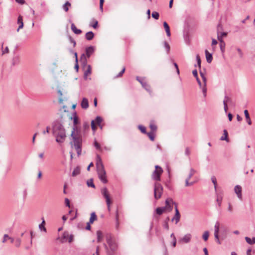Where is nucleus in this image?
<instances>
[{
	"mask_svg": "<svg viewBox=\"0 0 255 255\" xmlns=\"http://www.w3.org/2000/svg\"><path fill=\"white\" fill-rule=\"evenodd\" d=\"M71 119L73 120V126L71 134L72 140L70 144L72 148H75L78 156H79L82 152V138L80 132L78 130L77 128V125L78 124L79 122L76 112H75L73 113Z\"/></svg>",
	"mask_w": 255,
	"mask_h": 255,
	"instance_id": "nucleus-1",
	"label": "nucleus"
},
{
	"mask_svg": "<svg viewBox=\"0 0 255 255\" xmlns=\"http://www.w3.org/2000/svg\"><path fill=\"white\" fill-rule=\"evenodd\" d=\"M52 134L55 137L56 141L62 143L66 138V130L61 120H55L52 123Z\"/></svg>",
	"mask_w": 255,
	"mask_h": 255,
	"instance_id": "nucleus-2",
	"label": "nucleus"
},
{
	"mask_svg": "<svg viewBox=\"0 0 255 255\" xmlns=\"http://www.w3.org/2000/svg\"><path fill=\"white\" fill-rule=\"evenodd\" d=\"M106 240L110 250H111V252L109 251L108 250L107 245L104 244V246L107 250V254L108 255H113V253L117 249V244L116 242L112 239V235L110 234H107L106 235Z\"/></svg>",
	"mask_w": 255,
	"mask_h": 255,
	"instance_id": "nucleus-3",
	"label": "nucleus"
},
{
	"mask_svg": "<svg viewBox=\"0 0 255 255\" xmlns=\"http://www.w3.org/2000/svg\"><path fill=\"white\" fill-rule=\"evenodd\" d=\"M163 193V187L160 183L156 182L154 185V197L156 200L160 199Z\"/></svg>",
	"mask_w": 255,
	"mask_h": 255,
	"instance_id": "nucleus-4",
	"label": "nucleus"
},
{
	"mask_svg": "<svg viewBox=\"0 0 255 255\" xmlns=\"http://www.w3.org/2000/svg\"><path fill=\"white\" fill-rule=\"evenodd\" d=\"M163 172V170L160 166L155 165V170L152 174V178L156 181H160L161 180L160 176Z\"/></svg>",
	"mask_w": 255,
	"mask_h": 255,
	"instance_id": "nucleus-5",
	"label": "nucleus"
},
{
	"mask_svg": "<svg viewBox=\"0 0 255 255\" xmlns=\"http://www.w3.org/2000/svg\"><path fill=\"white\" fill-rule=\"evenodd\" d=\"M96 167L98 174H106V171L104 169V165L102 163V159L100 156L99 155H97V162H96Z\"/></svg>",
	"mask_w": 255,
	"mask_h": 255,
	"instance_id": "nucleus-6",
	"label": "nucleus"
},
{
	"mask_svg": "<svg viewBox=\"0 0 255 255\" xmlns=\"http://www.w3.org/2000/svg\"><path fill=\"white\" fill-rule=\"evenodd\" d=\"M165 206L163 207L165 208V211H167L168 212H171L173 209V207L171 204H174L176 206L177 204L176 202H174L171 198H167L165 202Z\"/></svg>",
	"mask_w": 255,
	"mask_h": 255,
	"instance_id": "nucleus-7",
	"label": "nucleus"
},
{
	"mask_svg": "<svg viewBox=\"0 0 255 255\" xmlns=\"http://www.w3.org/2000/svg\"><path fill=\"white\" fill-rule=\"evenodd\" d=\"M180 217L181 216L177 208V205H176V207H175V215L172 218L171 221L173 222L174 221H175V224H177L180 221Z\"/></svg>",
	"mask_w": 255,
	"mask_h": 255,
	"instance_id": "nucleus-8",
	"label": "nucleus"
},
{
	"mask_svg": "<svg viewBox=\"0 0 255 255\" xmlns=\"http://www.w3.org/2000/svg\"><path fill=\"white\" fill-rule=\"evenodd\" d=\"M136 79L141 84L142 87L147 91L151 92L150 87L146 82H144L139 76H136Z\"/></svg>",
	"mask_w": 255,
	"mask_h": 255,
	"instance_id": "nucleus-9",
	"label": "nucleus"
},
{
	"mask_svg": "<svg viewBox=\"0 0 255 255\" xmlns=\"http://www.w3.org/2000/svg\"><path fill=\"white\" fill-rule=\"evenodd\" d=\"M101 193L103 197L106 199V202L111 201L108 189L106 187L104 188L101 190Z\"/></svg>",
	"mask_w": 255,
	"mask_h": 255,
	"instance_id": "nucleus-10",
	"label": "nucleus"
},
{
	"mask_svg": "<svg viewBox=\"0 0 255 255\" xmlns=\"http://www.w3.org/2000/svg\"><path fill=\"white\" fill-rule=\"evenodd\" d=\"M234 191L235 193L237 194L238 197L240 199H242V187L240 185H236L234 188Z\"/></svg>",
	"mask_w": 255,
	"mask_h": 255,
	"instance_id": "nucleus-11",
	"label": "nucleus"
},
{
	"mask_svg": "<svg viewBox=\"0 0 255 255\" xmlns=\"http://www.w3.org/2000/svg\"><path fill=\"white\" fill-rule=\"evenodd\" d=\"M17 24H19L18 27L17 29V31H19V29H22L23 27V17L21 15H19L17 18Z\"/></svg>",
	"mask_w": 255,
	"mask_h": 255,
	"instance_id": "nucleus-12",
	"label": "nucleus"
},
{
	"mask_svg": "<svg viewBox=\"0 0 255 255\" xmlns=\"http://www.w3.org/2000/svg\"><path fill=\"white\" fill-rule=\"evenodd\" d=\"M94 52V47L90 46L86 48V55L88 58H89L92 54Z\"/></svg>",
	"mask_w": 255,
	"mask_h": 255,
	"instance_id": "nucleus-13",
	"label": "nucleus"
},
{
	"mask_svg": "<svg viewBox=\"0 0 255 255\" xmlns=\"http://www.w3.org/2000/svg\"><path fill=\"white\" fill-rule=\"evenodd\" d=\"M81 106L84 109H87L89 107V102L87 98H83L82 99Z\"/></svg>",
	"mask_w": 255,
	"mask_h": 255,
	"instance_id": "nucleus-14",
	"label": "nucleus"
},
{
	"mask_svg": "<svg viewBox=\"0 0 255 255\" xmlns=\"http://www.w3.org/2000/svg\"><path fill=\"white\" fill-rule=\"evenodd\" d=\"M207 62L210 63L213 59L212 54L210 53L207 50L205 51Z\"/></svg>",
	"mask_w": 255,
	"mask_h": 255,
	"instance_id": "nucleus-15",
	"label": "nucleus"
},
{
	"mask_svg": "<svg viewBox=\"0 0 255 255\" xmlns=\"http://www.w3.org/2000/svg\"><path fill=\"white\" fill-rule=\"evenodd\" d=\"M20 63V57L19 55H15L14 56L12 59L11 62V64L12 66H15Z\"/></svg>",
	"mask_w": 255,
	"mask_h": 255,
	"instance_id": "nucleus-16",
	"label": "nucleus"
},
{
	"mask_svg": "<svg viewBox=\"0 0 255 255\" xmlns=\"http://www.w3.org/2000/svg\"><path fill=\"white\" fill-rule=\"evenodd\" d=\"M68 237H69V232L67 231L64 232L62 234V238L61 239V243H64L67 242Z\"/></svg>",
	"mask_w": 255,
	"mask_h": 255,
	"instance_id": "nucleus-17",
	"label": "nucleus"
},
{
	"mask_svg": "<svg viewBox=\"0 0 255 255\" xmlns=\"http://www.w3.org/2000/svg\"><path fill=\"white\" fill-rule=\"evenodd\" d=\"M191 235L190 234H187L185 235L181 239V241L184 243H188L191 239Z\"/></svg>",
	"mask_w": 255,
	"mask_h": 255,
	"instance_id": "nucleus-18",
	"label": "nucleus"
},
{
	"mask_svg": "<svg viewBox=\"0 0 255 255\" xmlns=\"http://www.w3.org/2000/svg\"><path fill=\"white\" fill-rule=\"evenodd\" d=\"M71 28L73 32L76 34H80L82 33V30L81 29H77L73 23H72L71 24Z\"/></svg>",
	"mask_w": 255,
	"mask_h": 255,
	"instance_id": "nucleus-19",
	"label": "nucleus"
},
{
	"mask_svg": "<svg viewBox=\"0 0 255 255\" xmlns=\"http://www.w3.org/2000/svg\"><path fill=\"white\" fill-rule=\"evenodd\" d=\"M163 25L164 28L165 29V30L166 31L167 36H168V37L170 36L171 33H170V27H169V26L168 25V23L166 21H164L163 23Z\"/></svg>",
	"mask_w": 255,
	"mask_h": 255,
	"instance_id": "nucleus-20",
	"label": "nucleus"
},
{
	"mask_svg": "<svg viewBox=\"0 0 255 255\" xmlns=\"http://www.w3.org/2000/svg\"><path fill=\"white\" fill-rule=\"evenodd\" d=\"M94 37V33L93 32L90 31L87 32L85 34V38L88 40H91Z\"/></svg>",
	"mask_w": 255,
	"mask_h": 255,
	"instance_id": "nucleus-21",
	"label": "nucleus"
},
{
	"mask_svg": "<svg viewBox=\"0 0 255 255\" xmlns=\"http://www.w3.org/2000/svg\"><path fill=\"white\" fill-rule=\"evenodd\" d=\"M97 220V217L95 212H93L91 214L89 221L88 222L90 224H93L94 222Z\"/></svg>",
	"mask_w": 255,
	"mask_h": 255,
	"instance_id": "nucleus-22",
	"label": "nucleus"
},
{
	"mask_svg": "<svg viewBox=\"0 0 255 255\" xmlns=\"http://www.w3.org/2000/svg\"><path fill=\"white\" fill-rule=\"evenodd\" d=\"M244 114L245 116V118L247 121V122L249 125H251L252 124V121L250 117L249 113L248 112V111L247 110H245L244 111Z\"/></svg>",
	"mask_w": 255,
	"mask_h": 255,
	"instance_id": "nucleus-23",
	"label": "nucleus"
},
{
	"mask_svg": "<svg viewBox=\"0 0 255 255\" xmlns=\"http://www.w3.org/2000/svg\"><path fill=\"white\" fill-rule=\"evenodd\" d=\"M42 221L41 223L39 225V229L40 231H43L44 232H46V229L45 227V222L44 218H42Z\"/></svg>",
	"mask_w": 255,
	"mask_h": 255,
	"instance_id": "nucleus-24",
	"label": "nucleus"
},
{
	"mask_svg": "<svg viewBox=\"0 0 255 255\" xmlns=\"http://www.w3.org/2000/svg\"><path fill=\"white\" fill-rule=\"evenodd\" d=\"M165 208L158 207L155 209V212L159 216L161 215L165 212Z\"/></svg>",
	"mask_w": 255,
	"mask_h": 255,
	"instance_id": "nucleus-25",
	"label": "nucleus"
},
{
	"mask_svg": "<svg viewBox=\"0 0 255 255\" xmlns=\"http://www.w3.org/2000/svg\"><path fill=\"white\" fill-rule=\"evenodd\" d=\"M98 177L99 179L104 184H106L108 182V180L107 179L106 174H99L98 175Z\"/></svg>",
	"mask_w": 255,
	"mask_h": 255,
	"instance_id": "nucleus-26",
	"label": "nucleus"
},
{
	"mask_svg": "<svg viewBox=\"0 0 255 255\" xmlns=\"http://www.w3.org/2000/svg\"><path fill=\"white\" fill-rule=\"evenodd\" d=\"M224 135L222 136L220 138L221 140H226V141H229L228 138V133L226 129L224 130Z\"/></svg>",
	"mask_w": 255,
	"mask_h": 255,
	"instance_id": "nucleus-27",
	"label": "nucleus"
},
{
	"mask_svg": "<svg viewBox=\"0 0 255 255\" xmlns=\"http://www.w3.org/2000/svg\"><path fill=\"white\" fill-rule=\"evenodd\" d=\"M80 173V167L79 166L76 167L72 173V175L73 177L76 176Z\"/></svg>",
	"mask_w": 255,
	"mask_h": 255,
	"instance_id": "nucleus-28",
	"label": "nucleus"
},
{
	"mask_svg": "<svg viewBox=\"0 0 255 255\" xmlns=\"http://www.w3.org/2000/svg\"><path fill=\"white\" fill-rule=\"evenodd\" d=\"M245 240L246 242L250 245H253L255 244V237H253L252 239H251L248 237H246Z\"/></svg>",
	"mask_w": 255,
	"mask_h": 255,
	"instance_id": "nucleus-29",
	"label": "nucleus"
},
{
	"mask_svg": "<svg viewBox=\"0 0 255 255\" xmlns=\"http://www.w3.org/2000/svg\"><path fill=\"white\" fill-rule=\"evenodd\" d=\"M91 73V67L90 65H88L87 69L84 72V78L85 79H87V76L88 75L90 74Z\"/></svg>",
	"mask_w": 255,
	"mask_h": 255,
	"instance_id": "nucleus-30",
	"label": "nucleus"
},
{
	"mask_svg": "<svg viewBox=\"0 0 255 255\" xmlns=\"http://www.w3.org/2000/svg\"><path fill=\"white\" fill-rule=\"evenodd\" d=\"M196 60L197 62V64H195L194 66H198L200 69L201 68V60L199 54H197L196 56Z\"/></svg>",
	"mask_w": 255,
	"mask_h": 255,
	"instance_id": "nucleus-31",
	"label": "nucleus"
},
{
	"mask_svg": "<svg viewBox=\"0 0 255 255\" xmlns=\"http://www.w3.org/2000/svg\"><path fill=\"white\" fill-rule=\"evenodd\" d=\"M71 5L70 2L69 1H66L63 5V9L66 11H68L69 10V7H70Z\"/></svg>",
	"mask_w": 255,
	"mask_h": 255,
	"instance_id": "nucleus-32",
	"label": "nucleus"
},
{
	"mask_svg": "<svg viewBox=\"0 0 255 255\" xmlns=\"http://www.w3.org/2000/svg\"><path fill=\"white\" fill-rule=\"evenodd\" d=\"M94 121H95V124H96L99 127H100V124H101L103 119L101 117L97 116Z\"/></svg>",
	"mask_w": 255,
	"mask_h": 255,
	"instance_id": "nucleus-33",
	"label": "nucleus"
},
{
	"mask_svg": "<svg viewBox=\"0 0 255 255\" xmlns=\"http://www.w3.org/2000/svg\"><path fill=\"white\" fill-rule=\"evenodd\" d=\"M220 223L217 221L214 226V234H219Z\"/></svg>",
	"mask_w": 255,
	"mask_h": 255,
	"instance_id": "nucleus-34",
	"label": "nucleus"
},
{
	"mask_svg": "<svg viewBox=\"0 0 255 255\" xmlns=\"http://www.w3.org/2000/svg\"><path fill=\"white\" fill-rule=\"evenodd\" d=\"M87 185L88 187H91L93 188H95V185L93 183V180L92 178L87 180Z\"/></svg>",
	"mask_w": 255,
	"mask_h": 255,
	"instance_id": "nucleus-35",
	"label": "nucleus"
},
{
	"mask_svg": "<svg viewBox=\"0 0 255 255\" xmlns=\"http://www.w3.org/2000/svg\"><path fill=\"white\" fill-rule=\"evenodd\" d=\"M97 242H100L102 240L103 237V234L101 231H97Z\"/></svg>",
	"mask_w": 255,
	"mask_h": 255,
	"instance_id": "nucleus-36",
	"label": "nucleus"
},
{
	"mask_svg": "<svg viewBox=\"0 0 255 255\" xmlns=\"http://www.w3.org/2000/svg\"><path fill=\"white\" fill-rule=\"evenodd\" d=\"M146 134L148 135V137L151 141L154 140L155 135L153 133V132L150 131V132H146Z\"/></svg>",
	"mask_w": 255,
	"mask_h": 255,
	"instance_id": "nucleus-37",
	"label": "nucleus"
},
{
	"mask_svg": "<svg viewBox=\"0 0 255 255\" xmlns=\"http://www.w3.org/2000/svg\"><path fill=\"white\" fill-rule=\"evenodd\" d=\"M217 34H219L220 32H222L223 30V26L221 22H219L217 25Z\"/></svg>",
	"mask_w": 255,
	"mask_h": 255,
	"instance_id": "nucleus-38",
	"label": "nucleus"
},
{
	"mask_svg": "<svg viewBox=\"0 0 255 255\" xmlns=\"http://www.w3.org/2000/svg\"><path fill=\"white\" fill-rule=\"evenodd\" d=\"M116 227L117 229H118L119 227V213H118V209H117L116 212Z\"/></svg>",
	"mask_w": 255,
	"mask_h": 255,
	"instance_id": "nucleus-39",
	"label": "nucleus"
},
{
	"mask_svg": "<svg viewBox=\"0 0 255 255\" xmlns=\"http://www.w3.org/2000/svg\"><path fill=\"white\" fill-rule=\"evenodd\" d=\"M93 21H94V23H90V26L94 29H96L98 27V21L94 19H93Z\"/></svg>",
	"mask_w": 255,
	"mask_h": 255,
	"instance_id": "nucleus-40",
	"label": "nucleus"
},
{
	"mask_svg": "<svg viewBox=\"0 0 255 255\" xmlns=\"http://www.w3.org/2000/svg\"><path fill=\"white\" fill-rule=\"evenodd\" d=\"M201 88L202 89V92H203L204 96V97H205L206 96V94H207L206 82L204 83L203 86H202V87Z\"/></svg>",
	"mask_w": 255,
	"mask_h": 255,
	"instance_id": "nucleus-41",
	"label": "nucleus"
},
{
	"mask_svg": "<svg viewBox=\"0 0 255 255\" xmlns=\"http://www.w3.org/2000/svg\"><path fill=\"white\" fill-rule=\"evenodd\" d=\"M209 236V232L208 231H205L203 235V237H202L203 239L205 241H207L208 240Z\"/></svg>",
	"mask_w": 255,
	"mask_h": 255,
	"instance_id": "nucleus-42",
	"label": "nucleus"
},
{
	"mask_svg": "<svg viewBox=\"0 0 255 255\" xmlns=\"http://www.w3.org/2000/svg\"><path fill=\"white\" fill-rule=\"evenodd\" d=\"M81 60L82 61V64L83 66H85L87 64V59L85 57V55L84 54H82L81 56Z\"/></svg>",
	"mask_w": 255,
	"mask_h": 255,
	"instance_id": "nucleus-43",
	"label": "nucleus"
},
{
	"mask_svg": "<svg viewBox=\"0 0 255 255\" xmlns=\"http://www.w3.org/2000/svg\"><path fill=\"white\" fill-rule=\"evenodd\" d=\"M223 102H225V103H226L227 104L228 103L231 104L232 103V100L230 97H228L227 95H225Z\"/></svg>",
	"mask_w": 255,
	"mask_h": 255,
	"instance_id": "nucleus-44",
	"label": "nucleus"
},
{
	"mask_svg": "<svg viewBox=\"0 0 255 255\" xmlns=\"http://www.w3.org/2000/svg\"><path fill=\"white\" fill-rule=\"evenodd\" d=\"M196 170H195L193 168H191L190 171V173L188 175V176L187 178L188 179H190L193 176V175L195 173Z\"/></svg>",
	"mask_w": 255,
	"mask_h": 255,
	"instance_id": "nucleus-45",
	"label": "nucleus"
},
{
	"mask_svg": "<svg viewBox=\"0 0 255 255\" xmlns=\"http://www.w3.org/2000/svg\"><path fill=\"white\" fill-rule=\"evenodd\" d=\"M138 129L140 130V131L143 133H146V128L142 126V125H139L138 126Z\"/></svg>",
	"mask_w": 255,
	"mask_h": 255,
	"instance_id": "nucleus-46",
	"label": "nucleus"
},
{
	"mask_svg": "<svg viewBox=\"0 0 255 255\" xmlns=\"http://www.w3.org/2000/svg\"><path fill=\"white\" fill-rule=\"evenodd\" d=\"M211 180H212V183H213V184L214 185V188H215V190H216L217 185L216 178L215 176H213L212 177Z\"/></svg>",
	"mask_w": 255,
	"mask_h": 255,
	"instance_id": "nucleus-47",
	"label": "nucleus"
},
{
	"mask_svg": "<svg viewBox=\"0 0 255 255\" xmlns=\"http://www.w3.org/2000/svg\"><path fill=\"white\" fill-rule=\"evenodd\" d=\"M152 17L155 19H158L159 17V14L158 12L153 11L152 13Z\"/></svg>",
	"mask_w": 255,
	"mask_h": 255,
	"instance_id": "nucleus-48",
	"label": "nucleus"
},
{
	"mask_svg": "<svg viewBox=\"0 0 255 255\" xmlns=\"http://www.w3.org/2000/svg\"><path fill=\"white\" fill-rule=\"evenodd\" d=\"M94 146L96 149L100 151L102 150L100 144L96 140H95L94 141Z\"/></svg>",
	"mask_w": 255,
	"mask_h": 255,
	"instance_id": "nucleus-49",
	"label": "nucleus"
},
{
	"mask_svg": "<svg viewBox=\"0 0 255 255\" xmlns=\"http://www.w3.org/2000/svg\"><path fill=\"white\" fill-rule=\"evenodd\" d=\"M91 128H92V130L94 132H95V131L97 129V127H96V125L95 124V121H91Z\"/></svg>",
	"mask_w": 255,
	"mask_h": 255,
	"instance_id": "nucleus-50",
	"label": "nucleus"
},
{
	"mask_svg": "<svg viewBox=\"0 0 255 255\" xmlns=\"http://www.w3.org/2000/svg\"><path fill=\"white\" fill-rule=\"evenodd\" d=\"M164 47H165L167 53H168L170 51V46H169V44L167 43V42L164 41Z\"/></svg>",
	"mask_w": 255,
	"mask_h": 255,
	"instance_id": "nucleus-51",
	"label": "nucleus"
},
{
	"mask_svg": "<svg viewBox=\"0 0 255 255\" xmlns=\"http://www.w3.org/2000/svg\"><path fill=\"white\" fill-rule=\"evenodd\" d=\"M21 244V239L19 238H17L15 242V246L16 247H19Z\"/></svg>",
	"mask_w": 255,
	"mask_h": 255,
	"instance_id": "nucleus-52",
	"label": "nucleus"
},
{
	"mask_svg": "<svg viewBox=\"0 0 255 255\" xmlns=\"http://www.w3.org/2000/svg\"><path fill=\"white\" fill-rule=\"evenodd\" d=\"M215 238L216 239V242L219 244L221 245V242L219 239V234H214Z\"/></svg>",
	"mask_w": 255,
	"mask_h": 255,
	"instance_id": "nucleus-53",
	"label": "nucleus"
},
{
	"mask_svg": "<svg viewBox=\"0 0 255 255\" xmlns=\"http://www.w3.org/2000/svg\"><path fill=\"white\" fill-rule=\"evenodd\" d=\"M125 68L124 67L123 69L120 71V72L116 76V78L122 77L125 72Z\"/></svg>",
	"mask_w": 255,
	"mask_h": 255,
	"instance_id": "nucleus-54",
	"label": "nucleus"
},
{
	"mask_svg": "<svg viewBox=\"0 0 255 255\" xmlns=\"http://www.w3.org/2000/svg\"><path fill=\"white\" fill-rule=\"evenodd\" d=\"M220 49L222 51V52H224L225 51V43L223 42L220 43Z\"/></svg>",
	"mask_w": 255,
	"mask_h": 255,
	"instance_id": "nucleus-55",
	"label": "nucleus"
},
{
	"mask_svg": "<svg viewBox=\"0 0 255 255\" xmlns=\"http://www.w3.org/2000/svg\"><path fill=\"white\" fill-rule=\"evenodd\" d=\"M69 40L70 41V42L73 43V47H75L76 44V42L75 40L71 36H69Z\"/></svg>",
	"mask_w": 255,
	"mask_h": 255,
	"instance_id": "nucleus-56",
	"label": "nucleus"
},
{
	"mask_svg": "<svg viewBox=\"0 0 255 255\" xmlns=\"http://www.w3.org/2000/svg\"><path fill=\"white\" fill-rule=\"evenodd\" d=\"M150 128L151 129V131L153 132L154 131H155L157 129V127L154 124H150Z\"/></svg>",
	"mask_w": 255,
	"mask_h": 255,
	"instance_id": "nucleus-57",
	"label": "nucleus"
},
{
	"mask_svg": "<svg viewBox=\"0 0 255 255\" xmlns=\"http://www.w3.org/2000/svg\"><path fill=\"white\" fill-rule=\"evenodd\" d=\"M73 239H74V236L73 235L69 234V237L68 238L67 242H68V243H71L73 242Z\"/></svg>",
	"mask_w": 255,
	"mask_h": 255,
	"instance_id": "nucleus-58",
	"label": "nucleus"
},
{
	"mask_svg": "<svg viewBox=\"0 0 255 255\" xmlns=\"http://www.w3.org/2000/svg\"><path fill=\"white\" fill-rule=\"evenodd\" d=\"M200 75H201L202 79L203 81V82L206 83V78L205 76L204 75V73L201 70L200 71Z\"/></svg>",
	"mask_w": 255,
	"mask_h": 255,
	"instance_id": "nucleus-59",
	"label": "nucleus"
},
{
	"mask_svg": "<svg viewBox=\"0 0 255 255\" xmlns=\"http://www.w3.org/2000/svg\"><path fill=\"white\" fill-rule=\"evenodd\" d=\"M65 204L66 207L70 208V200L67 198L65 199Z\"/></svg>",
	"mask_w": 255,
	"mask_h": 255,
	"instance_id": "nucleus-60",
	"label": "nucleus"
},
{
	"mask_svg": "<svg viewBox=\"0 0 255 255\" xmlns=\"http://www.w3.org/2000/svg\"><path fill=\"white\" fill-rule=\"evenodd\" d=\"M163 227L165 229H166L167 230H169V225H168V223H167V221H164V223L163 224Z\"/></svg>",
	"mask_w": 255,
	"mask_h": 255,
	"instance_id": "nucleus-61",
	"label": "nucleus"
},
{
	"mask_svg": "<svg viewBox=\"0 0 255 255\" xmlns=\"http://www.w3.org/2000/svg\"><path fill=\"white\" fill-rule=\"evenodd\" d=\"M227 32H220L219 33V35L220 36V37H225L227 35Z\"/></svg>",
	"mask_w": 255,
	"mask_h": 255,
	"instance_id": "nucleus-62",
	"label": "nucleus"
},
{
	"mask_svg": "<svg viewBox=\"0 0 255 255\" xmlns=\"http://www.w3.org/2000/svg\"><path fill=\"white\" fill-rule=\"evenodd\" d=\"M49 130H50V127H48V126H47V127H46V130H43V131H42L43 134H46V133H49Z\"/></svg>",
	"mask_w": 255,
	"mask_h": 255,
	"instance_id": "nucleus-63",
	"label": "nucleus"
},
{
	"mask_svg": "<svg viewBox=\"0 0 255 255\" xmlns=\"http://www.w3.org/2000/svg\"><path fill=\"white\" fill-rule=\"evenodd\" d=\"M192 74L195 78L198 77V72L196 69L193 70Z\"/></svg>",
	"mask_w": 255,
	"mask_h": 255,
	"instance_id": "nucleus-64",
	"label": "nucleus"
}]
</instances>
